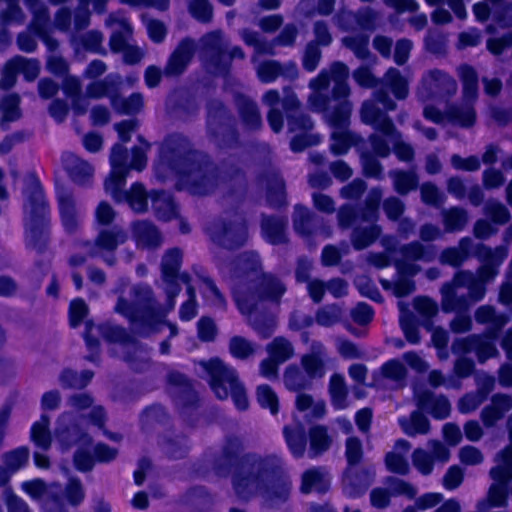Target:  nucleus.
<instances>
[{"label": "nucleus", "mask_w": 512, "mask_h": 512, "mask_svg": "<svg viewBox=\"0 0 512 512\" xmlns=\"http://www.w3.org/2000/svg\"><path fill=\"white\" fill-rule=\"evenodd\" d=\"M348 75L347 66L336 62L309 83L312 93L308 105L315 112H323L326 122L333 128L330 146L335 154L346 153L356 142V137L348 129L352 112V104L348 100Z\"/></svg>", "instance_id": "obj_1"}, {"label": "nucleus", "mask_w": 512, "mask_h": 512, "mask_svg": "<svg viewBox=\"0 0 512 512\" xmlns=\"http://www.w3.org/2000/svg\"><path fill=\"white\" fill-rule=\"evenodd\" d=\"M182 254L177 249L168 251L162 261L163 281L166 284L167 304L165 311L156 309L153 302L152 291L147 286L126 287L119 296L115 311L131 322L141 319L148 325L154 320L160 322L165 313L174 308V298L178 294V282L188 284L189 278L186 274L177 275Z\"/></svg>", "instance_id": "obj_2"}, {"label": "nucleus", "mask_w": 512, "mask_h": 512, "mask_svg": "<svg viewBox=\"0 0 512 512\" xmlns=\"http://www.w3.org/2000/svg\"><path fill=\"white\" fill-rule=\"evenodd\" d=\"M147 143H141L132 151V160L127 164V153L123 145L116 144L112 148L110 156L111 172L105 181V190L117 202L126 201L136 212H144L147 209V195L141 184L132 185L128 193H122L121 188L125 184L129 169L141 171L146 166Z\"/></svg>", "instance_id": "obj_3"}, {"label": "nucleus", "mask_w": 512, "mask_h": 512, "mask_svg": "<svg viewBox=\"0 0 512 512\" xmlns=\"http://www.w3.org/2000/svg\"><path fill=\"white\" fill-rule=\"evenodd\" d=\"M71 415L62 414L57 422L55 430L56 445L61 452H65L72 447L74 443L77 447L74 463L78 470H90L94 464V460L108 462L113 460L117 455V450L106 445H97L91 454V439L86 434H80L77 426H70Z\"/></svg>", "instance_id": "obj_4"}, {"label": "nucleus", "mask_w": 512, "mask_h": 512, "mask_svg": "<svg viewBox=\"0 0 512 512\" xmlns=\"http://www.w3.org/2000/svg\"><path fill=\"white\" fill-rule=\"evenodd\" d=\"M159 178H166V172L177 178L179 189H186L195 195L208 193L212 186V178L207 174V167L192 159V157L176 156L171 162L161 160L155 168Z\"/></svg>", "instance_id": "obj_5"}, {"label": "nucleus", "mask_w": 512, "mask_h": 512, "mask_svg": "<svg viewBox=\"0 0 512 512\" xmlns=\"http://www.w3.org/2000/svg\"><path fill=\"white\" fill-rule=\"evenodd\" d=\"M202 367L210 376V386L219 399H226L231 395L235 406L245 410L249 401L243 385L238 381L233 368L226 366L219 359L202 362Z\"/></svg>", "instance_id": "obj_6"}, {"label": "nucleus", "mask_w": 512, "mask_h": 512, "mask_svg": "<svg viewBox=\"0 0 512 512\" xmlns=\"http://www.w3.org/2000/svg\"><path fill=\"white\" fill-rule=\"evenodd\" d=\"M32 14L30 29L35 32L45 43L50 51H54L58 43L51 38L54 30L68 31L70 27V14L65 8H61L55 14L54 21L50 20L46 6L40 0H24Z\"/></svg>", "instance_id": "obj_7"}, {"label": "nucleus", "mask_w": 512, "mask_h": 512, "mask_svg": "<svg viewBox=\"0 0 512 512\" xmlns=\"http://www.w3.org/2000/svg\"><path fill=\"white\" fill-rule=\"evenodd\" d=\"M511 445L502 451L496 458V465L491 469V477L495 481L491 485L487 502L479 505V510L502 507L506 505L507 491L505 484L512 479V421L509 423Z\"/></svg>", "instance_id": "obj_8"}, {"label": "nucleus", "mask_w": 512, "mask_h": 512, "mask_svg": "<svg viewBox=\"0 0 512 512\" xmlns=\"http://www.w3.org/2000/svg\"><path fill=\"white\" fill-rule=\"evenodd\" d=\"M234 488L237 495L243 499L259 494L265 500L270 501L274 495L285 499L290 490V483H285L279 491L274 486H267L264 475L257 466L251 470L242 469L234 478Z\"/></svg>", "instance_id": "obj_9"}, {"label": "nucleus", "mask_w": 512, "mask_h": 512, "mask_svg": "<svg viewBox=\"0 0 512 512\" xmlns=\"http://www.w3.org/2000/svg\"><path fill=\"white\" fill-rule=\"evenodd\" d=\"M106 25L113 29L110 39L111 49L115 52H122L124 61L128 64L139 62L143 57L140 48L130 45L127 36L132 33V26L123 13L109 15Z\"/></svg>", "instance_id": "obj_10"}, {"label": "nucleus", "mask_w": 512, "mask_h": 512, "mask_svg": "<svg viewBox=\"0 0 512 512\" xmlns=\"http://www.w3.org/2000/svg\"><path fill=\"white\" fill-rule=\"evenodd\" d=\"M380 200V191H373L370 194L367 202V212L365 214L367 226L357 229L353 234L352 241L356 249H363L367 247L380 234V229L373 225V222L376 219V210Z\"/></svg>", "instance_id": "obj_11"}, {"label": "nucleus", "mask_w": 512, "mask_h": 512, "mask_svg": "<svg viewBox=\"0 0 512 512\" xmlns=\"http://www.w3.org/2000/svg\"><path fill=\"white\" fill-rule=\"evenodd\" d=\"M263 103L270 107V111L268 113V122L271 129L278 133L283 126V118L281 112L278 110V106H281L286 109H294L299 106V102L294 93H288L285 98L280 101L279 93L276 90L267 91L262 97Z\"/></svg>", "instance_id": "obj_12"}, {"label": "nucleus", "mask_w": 512, "mask_h": 512, "mask_svg": "<svg viewBox=\"0 0 512 512\" xmlns=\"http://www.w3.org/2000/svg\"><path fill=\"white\" fill-rule=\"evenodd\" d=\"M57 200L62 225L67 232H74L82 222V212L70 191L57 187Z\"/></svg>", "instance_id": "obj_13"}, {"label": "nucleus", "mask_w": 512, "mask_h": 512, "mask_svg": "<svg viewBox=\"0 0 512 512\" xmlns=\"http://www.w3.org/2000/svg\"><path fill=\"white\" fill-rule=\"evenodd\" d=\"M208 233L214 242L227 248L243 244L248 236L244 225H230L227 227L220 222L209 227Z\"/></svg>", "instance_id": "obj_14"}, {"label": "nucleus", "mask_w": 512, "mask_h": 512, "mask_svg": "<svg viewBox=\"0 0 512 512\" xmlns=\"http://www.w3.org/2000/svg\"><path fill=\"white\" fill-rule=\"evenodd\" d=\"M312 128L313 123L309 117L299 116L290 119L289 130L295 133L291 140V149L293 151L300 152L306 147L315 145L320 141L316 134L310 132Z\"/></svg>", "instance_id": "obj_15"}, {"label": "nucleus", "mask_w": 512, "mask_h": 512, "mask_svg": "<svg viewBox=\"0 0 512 512\" xmlns=\"http://www.w3.org/2000/svg\"><path fill=\"white\" fill-rule=\"evenodd\" d=\"M327 359L325 346L319 341H314L311 343L310 351L301 357V365L307 375L314 380L326 374Z\"/></svg>", "instance_id": "obj_16"}, {"label": "nucleus", "mask_w": 512, "mask_h": 512, "mask_svg": "<svg viewBox=\"0 0 512 512\" xmlns=\"http://www.w3.org/2000/svg\"><path fill=\"white\" fill-rule=\"evenodd\" d=\"M429 446L433 456L423 449H417L413 453V465L422 474H429L432 471L433 459L446 462L450 456L449 450L438 441L430 442Z\"/></svg>", "instance_id": "obj_17"}, {"label": "nucleus", "mask_w": 512, "mask_h": 512, "mask_svg": "<svg viewBox=\"0 0 512 512\" xmlns=\"http://www.w3.org/2000/svg\"><path fill=\"white\" fill-rule=\"evenodd\" d=\"M424 115L427 119L440 123L448 120L460 126H470L475 119L474 111L471 107L466 106L462 109H455L446 115H442L437 109L432 106H427L424 109Z\"/></svg>", "instance_id": "obj_18"}, {"label": "nucleus", "mask_w": 512, "mask_h": 512, "mask_svg": "<svg viewBox=\"0 0 512 512\" xmlns=\"http://www.w3.org/2000/svg\"><path fill=\"white\" fill-rule=\"evenodd\" d=\"M63 165L72 180L77 184H87L93 176L91 165L72 153H65L63 155Z\"/></svg>", "instance_id": "obj_19"}, {"label": "nucleus", "mask_w": 512, "mask_h": 512, "mask_svg": "<svg viewBox=\"0 0 512 512\" xmlns=\"http://www.w3.org/2000/svg\"><path fill=\"white\" fill-rule=\"evenodd\" d=\"M92 399L84 394L75 396L71 399V406L75 408L78 412L82 413L83 417H88L89 422L101 429L103 427L105 414L103 412L102 407L100 406H91Z\"/></svg>", "instance_id": "obj_20"}, {"label": "nucleus", "mask_w": 512, "mask_h": 512, "mask_svg": "<svg viewBox=\"0 0 512 512\" xmlns=\"http://www.w3.org/2000/svg\"><path fill=\"white\" fill-rule=\"evenodd\" d=\"M194 53V44L191 40L182 41L169 59L166 73L178 75L184 71Z\"/></svg>", "instance_id": "obj_21"}, {"label": "nucleus", "mask_w": 512, "mask_h": 512, "mask_svg": "<svg viewBox=\"0 0 512 512\" xmlns=\"http://www.w3.org/2000/svg\"><path fill=\"white\" fill-rule=\"evenodd\" d=\"M21 489L34 500H42L44 498L58 502L60 498L57 496V484L47 485L42 479L36 478L24 481Z\"/></svg>", "instance_id": "obj_22"}, {"label": "nucleus", "mask_w": 512, "mask_h": 512, "mask_svg": "<svg viewBox=\"0 0 512 512\" xmlns=\"http://www.w3.org/2000/svg\"><path fill=\"white\" fill-rule=\"evenodd\" d=\"M127 239L126 233L122 229H105L101 231L96 238V253L104 256V253L113 252L119 245Z\"/></svg>", "instance_id": "obj_23"}, {"label": "nucleus", "mask_w": 512, "mask_h": 512, "mask_svg": "<svg viewBox=\"0 0 512 512\" xmlns=\"http://www.w3.org/2000/svg\"><path fill=\"white\" fill-rule=\"evenodd\" d=\"M453 350L455 352L475 350L480 361H484L496 354L495 345L490 339L472 338L461 340L454 344Z\"/></svg>", "instance_id": "obj_24"}, {"label": "nucleus", "mask_w": 512, "mask_h": 512, "mask_svg": "<svg viewBox=\"0 0 512 512\" xmlns=\"http://www.w3.org/2000/svg\"><path fill=\"white\" fill-rule=\"evenodd\" d=\"M329 484V476L324 470L311 468L302 474L301 491L303 493L323 492L328 488Z\"/></svg>", "instance_id": "obj_25"}, {"label": "nucleus", "mask_w": 512, "mask_h": 512, "mask_svg": "<svg viewBox=\"0 0 512 512\" xmlns=\"http://www.w3.org/2000/svg\"><path fill=\"white\" fill-rule=\"evenodd\" d=\"M480 256L483 257L486 263L480 269L478 274V281L485 282L496 274V266H498L507 256V252L503 248H498L494 252L487 248L480 249Z\"/></svg>", "instance_id": "obj_26"}, {"label": "nucleus", "mask_w": 512, "mask_h": 512, "mask_svg": "<svg viewBox=\"0 0 512 512\" xmlns=\"http://www.w3.org/2000/svg\"><path fill=\"white\" fill-rule=\"evenodd\" d=\"M133 235L139 247L152 248L161 243V236L157 229L148 222L133 224Z\"/></svg>", "instance_id": "obj_27"}, {"label": "nucleus", "mask_w": 512, "mask_h": 512, "mask_svg": "<svg viewBox=\"0 0 512 512\" xmlns=\"http://www.w3.org/2000/svg\"><path fill=\"white\" fill-rule=\"evenodd\" d=\"M332 443V439L328 434L325 426L315 425L309 430V456L311 458L327 451Z\"/></svg>", "instance_id": "obj_28"}, {"label": "nucleus", "mask_w": 512, "mask_h": 512, "mask_svg": "<svg viewBox=\"0 0 512 512\" xmlns=\"http://www.w3.org/2000/svg\"><path fill=\"white\" fill-rule=\"evenodd\" d=\"M284 436L290 452L294 457L300 458L306 450V437L301 424L284 427Z\"/></svg>", "instance_id": "obj_29"}, {"label": "nucleus", "mask_w": 512, "mask_h": 512, "mask_svg": "<svg viewBox=\"0 0 512 512\" xmlns=\"http://www.w3.org/2000/svg\"><path fill=\"white\" fill-rule=\"evenodd\" d=\"M296 408L305 413V416L311 419L322 418L326 412L325 402L321 399H314L306 393H299L296 397Z\"/></svg>", "instance_id": "obj_30"}, {"label": "nucleus", "mask_w": 512, "mask_h": 512, "mask_svg": "<svg viewBox=\"0 0 512 512\" xmlns=\"http://www.w3.org/2000/svg\"><path fill=\"white\" fill-rule=\"evenodd\" d=\"M329 393L331 403L337 410L345 409L349 406L348 391L344 376L333 374L329 381Z\"/></svg>", "instance_id": "obj_31"}, {"label": "nucleus", "mask_w": 512, "mask_h": 512, "mask_svg": "<svg viewBox=\"0 0 512 512\" xmlns=\"http://www.w3.org/2000/svg\"><path fill=\"white\" fill-rule=\"evenodd\" d=\"M382 105H384V97L382 95H378L375 100L366 101L361 110L363 122L372 125L380 131L384 125V119L380 107Z\"/></svg>", "instance_id": "obj_32"}, {"label": "nucleus", "mask_w": 512, "mask_h": 512, "mask_svg": "<svg viewBox=\"0 0 512 512\" xmlns=\"http://www.w3.org/2000/svg\"><path fill=\"white\" fill-rule=\"evenodd\" d=\"M49 425V417L43 414L38 421L33 423L30 433V438L34 445L45 451L48 450L52 444Z\"/></svg>", "instance_id": "obj_33"}, {"label": "nucleus", "mask_w": 512, "mask_h": 512, "mask_svg": "<svg viewBox=\"0 0 512 512\" xmlns=\"http://www.w3.org/2000/svg\"><path fill=\"white\" fill-rule=\"evenodd\" d=\"M418 405L420 410L427 411L438 419L446 418L450 412L449 402L444 397L419 396Z\"/></svg>", "instance_id": "obj_34"}, {"label": "nucleus", "mask_w": 512, "mask_h": 512, "mask_svg": "<svg viewBox=\"0 0 512 512\" xmlns=\"http://www.w3.org/2000/svg\"><path fill=\"white\" fill-rule=\"evenodd\" d=\"M408 92V83L406 78L401 76L396 70H389L386 73V110L390 109V104L388 103V94L391 93L397 99H402L407 95Z\"/></svg>", "instance_id": "obj_35"}, {"label": "nucleus", "mask_w": 512, "mask_h": 512, "mask_svg": "<svg viewBox=\"0 0 512 512\" xmlns=\"http://www.w3.org/2000/svg\"><path fill=\"white\" fill-rule=\"evenodd\" d=\"M311 383L312 378H310L304 370L301 371L295 365H290L286 368L284 373V384L287 389L291 391H298L309 387Z\"/></svg>", "instance_id": "obj_36"}, {"label": "nucleus", "mask_w": 512, "mask_h": 512, "mask_svg": "<svg viewBox=\"0 0 512 512\" xmlns=\"http://www.w3.org/2000/svg\"><path fill=\"white\" fill-rule=\"evenodd\" d=\"M108 327L94 326L91 322L86 323L85 340L88 348L94 350L98 347V340L96 336L101 334L104 338L110 341H116L122 335V331L118 328L111 329V334L108 333Z\"/></svg>", "instance_id": "obj_37"}, {"label": "nucleus", "mask_w": 512, "mask_h": 512, "mask_svg": "<svg viewBox=\"0 0 512 512\" xmlns=\"http://www.w3.org/2000/svg\"><path fill=\"white\" fill-rule=\"evenodd\" d=\"M109 0H79V8L74 15V28L81 30L89 24L88 5L92 4L97 12H102Z\"/></svg>", "instance_id": "obj_38"}, {"label": "nucleus", "mask_w": 512, "mask_h": 512, "mask_svg": "<svg viewBox=\"0 0 512 512\" xmlns=\"http://www.w3.org/2000/svg\"><path fill=\"white\" fill-rule=\"evenodd\" d=\"M152 207L157 216L163 220H170L176 216V207L167 193H154L152 196Z\"/></svg>", "instance_id": "obj_39"}, {"label": "nucleus", "mask_w": 512, "mask_h": 512, "mask_svg": "<svg viewBox=\"0 0 512 512\" xmlns=\"http://www.w3.org/2000/svg\"><path fill=\"white\" fill-rule=\"evenodd\" d=\"M57 496L60 500L54 502L55 504H61L65 501L71 506H78L84 500L85 492L79 480L70 479L62 494L57 492Z\"/></svg>", "instance_id": "obj_40"}, {"label": "nucleus", "mask_w": 512, "mask_h": 512, "mask_svg": "<svg viewBox=\"0 0 512 512\" xmlns=\"http://www.w3.org/2000/svg\"><path fill=\"white\" fill-rule=\"evenodd\" d=\"M393 146L394 153L401 160H409L412 157L411 147L402 142L396 135L393 126L386 119V151Z\"/></svg>", "instance_id": "obj_41"}, {"label": "nucleus", "mask_w": 512, "mask_h": 512, "mask_svg": "<svg viewBox=\"0 0 512 512\" xmlns=\"http://www.w3.org/2000/svg\"><path fill=\"white\" fill-rule=\"evenodd\" d=\"M267 351L274 360L283 363L294 355V348L290 341L283 337L275 338L268 346Z\"/></svg>", "instance_id": "obj_42"}, {"label": "nucleus", "mask_w": 512, "mask_h": 512, "mask_svg": "<svg viewBox=\"0 0 512 512\" xmlns=\"http://www.w3.org/2000/svg\"><path fill=\"white\" fill-rule=\"evenodd\" d=\"M512 408V400L510 397L502 395L497 396L493 400L492 407L487 408L482 413L483 421L486 425H492L504 411Z\"/></svg>", "instance_id": "obj_43"}, {"label": "nucleus", "mask_w": 512, "mask_h": 512, "mask_svg": "<svg viewBox=\"0 0 512 512\" xmlns=\"http://www.w3.org/2000/svg\"><path fill=\"white\" fill-rule=\"evenodd\" d=\"M112 105L119 113L135 114L141 111L144 106V101L140 94L135 93L129 98L113 97Z\"/></svg>", "instance_id": "obj_44"}, {"label": "nucleus", "mask_w": 512, "mask_h": 512, "mask_svg": "<svg viewBox=\"0 0 512 512\" xmlns=\"http://www.w3.org/2000/svg\"><path fill=\"white\" fill-rule=\"evenodd\" d=\"M12 66H16L17 72L22 73L27 81L35 80L40 73V63L36 59L17 56L10 60Z\"/></svg>", "instance_id": "obj_45"}, {"label": "nucleus", "mask_w": 512, "mask_h": 512, "mask_svg": "<svg viewBox=\"0 0 512 512\" xmlns=\"http://www.w3.org/2000/svg\"><path fill=\"white\" fill-rule=\"evenodd\" d=\"M285 290V286L278 279L273 276H264L259 298L276 302L285 293Z\"/></svg>", "instance_id": "obj_46"}, {"label": "nucleus", "mask_w": 512, "mask_h": 512, "mask_svg": "<svg viewBox=\"0 0 512 512\" xmlns=\"http://www.w3.org/2000/svg\"><path fill=\"white\" fill-rule=\"evenodd\" d=\"M286 222L279 218H268L263 221L262 230L265 237L272 243H280L284 240Z\"/></svg>", "instance_id": "obj_47"}, {"label": "nucleus", "mask_w": 512, "mask_h": 512, "mask_svg": "<svg viewBox=\"0 0 512 512\" xmlns=\"http://www.w3.org/2000/svg\"><path fill=\"white\" fill-rule=\"evenodd\" d=\"M29 459V449L27 447H19L13 451L6 453L3 457L6 468L14 473L23 468Z\"/></svg>", "instance_id": "obj_48"}, {"label": "nucleus", "mask_w": 512, "mask_h": 512, "mask_svg": "<svg viewBox=\"0 0 512 512\" xmlns=\"http://www.w3.org/2000/svg\"><path fill=\"white\" fill-rule=\"evenodd\" d=\"M201 48L205 57H220L223 52V36L221 32H212L201 39Z\"/></svg>", "instance_id": "obj_49"}, {"label": "nucleus", "mask_w": 512, "mask_h": 512, "mask_svg": "<svg viewBox=\"0 0 512 512\" xmlns=\"http://www.w3.org/2000/svg\"><path fill=\"white\" fill-rule=\"evenodd\" d=\"M401 425L404 431L409 435L424 434L428 431V420L417 411L409 419H402Z\"/></svg>", "instance_id": "obj_50"}, {"label": "nucleus", "mask_w": 512, "mask_h": 512, "mask_svg": "<svg viewBox=\"0 0 512 512\" xmlns=\"http://www.w3.org/2000/svg\"><path fill=\"white\" fill-rule=\"evenodd\" d=\"M256 396L261 407L268 408L272 414L278 412V396L268 385L258 386Z\"/></svg>", "instance_id": "obj_51"}, {"label": "nucleus", "mask_w": 512, "mask_h": 512, "mask_svg": "<svg viewBox=\"0 0 512 512\" xmlns=\"http://www.w3.org/2000/svg\"><path fill=\"white\" fill-rule=\"evenodd\" d=\"M201 292L206 301L217 308L225 307V300L215 284L209 279H203L200 285Z\"/></svg>", "instance_id": "obj_52"}, {"label": "nucleus", "mask_w": 512, "mask_h": 512, "mask_svg": "<svg viewBox=\"0 0 512 512\" xmlns=\"http://www.w3.org/2000/svg\"><path fill=\"white\" fill-rule=\"evenodd\" d=\"M460 75L464 86V97L467 101H471L476 97L477 92V75L476 72L468 66L460 68Z\"/></svg>", "instance_id": "obj_53"}, {"label": "nucleus", "mask_w": 512, "mask_h": 512, "mask_svg": "<svg viewBox=\"0 0 512 512\" xmlns=\"http://www.w3.org/2000/svg\"><path fill=\"white\" fill-rule=\"evenodd\" d=\"M92 376L90 371H84L78 375L71 370H66L61 374L60 381L65 387L82 388L91 380Z\"/></svg>", "instance_id": "obj_54"}, {"label": "nucleus", "mask_w": 512, "mask_h": 512, "mask_svg": "<svg viewBox=\"0 0 512 512\" xmlns=\"http://www.w3.org/2000/svg\"><path fill=\"white\" fill-rule=\"evenodd\" d=\"M256 69L259 79L265 83L273 82L283 73L282 68L274 61L260 63Z\"/></svg>", "instance_id": "obj_55"}, {"label": "nucleus", "mask_w": 512, "mask_h": 512, "mask_svg": "<svg viewBox=\"0 0 512 512\" xmlns=\"http://www.w3.org/2000/svg\"><path fill=\"white\" fill-rule=\"evenodd\" d=\"M229 349L235 358L245 359L254 353L253 345L246 339L236 336L230 341Z\"/></svg>", "instance_id": "obj_56"}, {"label": "nucleus", "mask_w": 512, "mask_h": 512, "mask_svg": "<svg viewBox=\"0 0 512 512\" xmlns=\"http://www.w3.org/2000/svg\"><path fill=\"white\" fill-rule=\"evenodd\" d=\"M391 176L396 190L400 193H406L416 186L417 178L412 172H394Z\"/></svg>", "instance_id": "obj_57"}, {"label": "nucleus", "mask_w": 512, "mask_h": 512, "mask_svg": "<svg viewBox=\"0 0 512 512\" xmlns=\"http://www.w3.org/2000/svg\"><path fill=\"white\" fill-rule=\"evenodd\" d=\"M19 97L17 95H9L3 99L0 105V111L3 114L5 121H14L20 117V111L18 108Z\"/></svg>", "instance_id": "obj_58"}, {"label": "nucleus", "mask_w": 512, "mask_h": 512, "mask_svg": "<svg viewBox=\"0 0 512 512\" xmlns=\"http://www.w3.org/2000/svg\"><path fill=\"white\" fill-rule=\"evenodd\" d=\"M142 19L146 26L149 38L156 43L163 41L167 34V29L164 23L159 20L147 18L145 15H143Z\"/></svg>", "instance_id": "obj_59"}, {"label": "nucleus", "mask_w": 512, "mask_h": 512, "mask_svg": "<svg viewBox=\"0 0 512 512\" xmlns=\"http://www.w3.org/2000/svg\"><path fill=\"white\" fill-rule=\"evenodd\" d=\"M7 11L0 15V24H21L24 21V13L17 5V0H5Z\"/></svg>", "instance_id": "obj_60"}, {"label": "nucleus", "mask_w": 512, "mask_h": 512, "mask_svg": "<svg viewBox=\"0 0 512 512\" xmlns=\"http://www.w3.org/2000/svg\"><path fill=\"white\" fill-rule=\"evenodd\" d=\"M469 241L463 240L460 243L459 248H451L444 251L442 259L444 262L450 265H459L468 254Z\"/></svg>", "instance_id": "obj_61"}, {"label": "nucleus", "mask_w": 512, "mask_h": 512, "mask_svg": "<svg viewBox=\"0 0 512 512\" xmlns=\"http://www.w3.org/2000/svg\"><path fill=\"white\" fill-rule=\"evenodd\" d=\"M190 13L200 21H209L212 16V8L207 0H192L189 4Z\"/></svg>", "instance_id": "obj_62"}, {"label": "nucleus", "mask_w": 512, "mask_h": 512, "mask_svg": "<svg viewBox=\"0 0 512 512\" xmlns=\"http://www.w3.org/2000/svg\"><path fill=\"white\" fill-rule=\"evenodd\" d=\"M341 318V310L337 306H327L321 309L316 316V321L322 326H331Z\"/></svg>", "instance_id": "obj_63"}, {"label": "nucleus", "mask_w": 512, "mask_h": 512, "mask_svg": "<svg viewBox=\"0 0 512 512\" xmlns=\"http://www.w3.org/2000/svg\"><path fill=\"white\" fill-rule=\"evenodd\" d=\"M236 304L243 315H251L254 308L258 305L254 294L244 295L241 291H234Z\"/></svg>", "instance_id": "obj_64"}]
</instances>
